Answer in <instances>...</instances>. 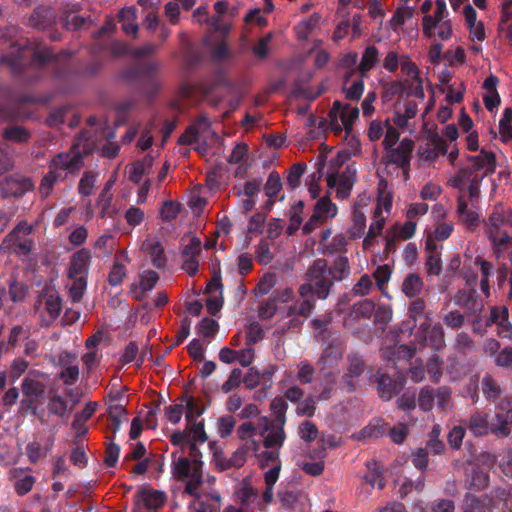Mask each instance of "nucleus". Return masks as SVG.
<instances>
[{
	"label": "nucleus",
	"instance_id": "dca6fc26",
	"mask_svg": "<svg viewBox=\"0 0 512 512\" xmlns=\"http://www.w3.org/2000/svg\"><path fill=\"white\" fill-rule=\"evenodd\" d=\"M417 337L427 341L434 349H442L445 346V333L441 323L431 324V316L427 315L426 320L419 325Z\"/></svg>",
	"mask_w": 512,
	"mask_h": 512
},
{
	"label": "nucleus",
	"instance_id": "37998d69",
	"mask_svg": "<svg viewBox=\"0 0 512 512\" xmlns=\"http://www.w3.org/2000/svg\"><path fill=\"white\" fill-rule=\"evenodd\" d=\"M321 17L318 13H313L309 18L302 20L295 28L297 37L299 39H306L308 35L318 25Z\"/></svg>",
	"mask_w": 512,
	"mask_h": 512
},
{
	"label": "nucleus",
	"instance_id": "bb28decb",
	"mask_svg": "<svg viewBox=\"0 0 512 512\" xmlns=\"http://www.w3.org/2000/svg\"><path fill=\"white\" fill-rule=\"evenodd\" d=\"M367 198L362 197L353 206L352 210V225L348 232L351 238H360L366 228V216L363 207L366 205Z\"/></svg>",
	"mask_w": 512,
	"mask_h": 512
},
{
	"label": "nucleus",
	"instance_id": "412c9836",
	"mask_svg": "<svg viewBox=\"0 0 512 512\" xmlns=\"http://www.w3.org/2000/svg\"><path fill=\"white\" fill-rule=\"evenodd\" d=\"M32 188L30 179L20 175L7 177L0 183V190L4 197H20Z\"/></svg>",
	"mask_w": 512,
	"mask_h": 512
},
{
	"label": "nucleus",
	"instance_id": "8fccbe9b",
	"mask_svg": "<svg viewBox=\"0 0 512 512\" xmlns=\"http://www.w3.org/2000/svg\"><path fill=\"white\" fill-rule=\"evenodd\" d=\"M429 145H431V148H427L424 152L426 159L434 160L438 155L447 153V144L438 135L431 138Z\"/></svg>",
	"mask_w": 512,
	"mask_h": 512
},
{
	"label": "nucleus",
	"instance_id": "9b49d317",
	"mask_svg": "<svg viewBox=\"0 0 512 512\" xmlns=\"http://www.w3.org/2000/svg\"><path fill=\"white\" fill-rule=\"evenodd\" d=\"M451 394V389L447 386L437 389L423 387L418 394V405L425 412L432 410L434 404L438 408L446 410L451 404Z\"/></svg>",
	"mask_w": 512,
	"mask_h": 512
},
{
	"label": "nucleus",
	"instance_id": "cd10ccee",
	"mask_svg": "<svg viewBox=\"0 0 512 512\" xmlns=\"http://www.w3.org/2000/svg\"><path fill=\"white\" fill-rule=\"evenodd\" d=\"M71 409L68 407V402L57 394L50 395L47 402V415L56 416L62 422L67 421Z\"/></svg>",
	"mask_w": 512,
	"mask_h": 512
},
{
	"label": "nucleus",
	"instance_id": "c03bdc74",
	"mask_svg": "<svg viewBox=\"0 0 512 512\" xmlns=\"http://www.w3.org/2000/svg\"><path fill=\"white\" fill-rule=\"evenodd\" d=\"M237 434L240 439H251L255 444L257 443V437L259 438V440L263 441V436L260 434L259 431V421L257 422V425H254L251 422L241 424L237 429Z\"/></svg>",
	"mask_w": 512,
	"mask_h": 512
},
{
	"label": "nucleus",
	"instance_id": "7ed1b4c3",
	"mask_svg": "<svg viewBox=\"0 0 512 512\" xmlns=\"http://www.w3.org/2000/svg\"><path fill=\"white\" fill-rule=\"evenodd\" d=\"M188 456L179 455L178 451L172 454V473L178 480L188 479L185 486V493L196 499L200 498L199 488L203 483L202 479V461L200 450H189Z\"/></svg>",
	"mask_w": 512,
	"mask_h": 512
},
{
	"label": "nucleus",
	"instance_id": "c85d7f7f",
	"mask_svg": "<svg viewBox=\"0 0 512 512\" xmlns=\"http://www.w3.org/2000/svg\"><path fill=\"white\" fill-rule=\"evenodd\" d=\"M407 86H409L410 90H411V92L408 93L407 95L411 94V95L415 96L416 98L423 100L424 90H423L421 78L411 80L410 83H408V81H405V82L393 81L389 85L387 91L391 94H402Z\"/></svg>",
	"mask_w": 512,
	"mask_h": 512
},
{
	"label": "nucleus",
	"instance_id": "473e14b6",
	"mask_svg": "<svg viewBox=\"0 0 512 512\" xmlns=\"http://www.w3.org/2000/svg\"><path fill=\"white\" fill-rule=\"evenodd\" d=\"M143 250L149 253L151 261L157 268H162L166 264V256L164 248L160 242L156 240H146L142 246Z\"/></svg>",
	"mask_w": 512,
	"mask_h": 512
},
{
	"label": "nucleus",
	"instance_id": "0e129e2a",
	"mask_svg": "<svg viewBox=\"0 0 512 512\" xmlns=\"http://www.w3.org/2000/svg\"><path fill=\"white\" fill-rule=\"evenodd\" d=\"M454 230L452 222L438 221L433 231V238L437 241H444L450 237Z\"/></svg>",
	"mask_w": 512,
	"mask_h": 512
},
{
	"label": "nucleus",
	"instance_id": "13d9d810",
	"mask_svg": "<svg viewBox=\"0 0 512 512\" xmlns=\"http://www.w3.org/2000/svg\"><path fill=\"white\" fill-rule=\"evenodd\" d=\"M186 430L189 432V434L191 435L192 439L195 442H199L200 444H202L207 440L203 420H200L198 422L186 423Z\"/></svg>",
	"mask_w": 512,
	"mask_h": 512
},
{
	"label": "nucleus",
	"instance_id": "79ce46f5",
	"mask_svg": "<svg viewBox=\"0 0 512 512\" xmlns=\"http://www.w3.org/2000/svg\"><path fill=\"white\" fill-rule=\"evenodd\" d=\"M25 53V47L13 46L10 54L2 57V62L8 64L16 72L21 68L22 62L26 58Z\"/></svg>",
	"mask_w": 512,
	"mask_h": 512
},
{
	"label": "nucleus",
	"instance_id": "1a4fd4ad",
	"mask_svg": "<svg viewBox=\"0 0 512 512\" xmlns=\"http://www.w3.org/2000/svg\"><path fill=\"white\" fill-rule=\"evenodd\" d=\"M328 116L331 130L335 134L345 131L347 136L359 117V109L351 105H341L340 102L335 101Z\"/></svg>",
	"mask_w": 512,
	"mask_h": 512
},
{
	"label": "nucleus",
	"instance_id": "5701e85b",
	"mask_svg": "<svg viewBox=\"0 0 512 512\" xmlns=\"http://www.w3.org/2000/svg\"><path fill=\"white\" fill-rule=\"evenodd\" d=\"M326 450H313V453L303 455L297 459V466L301 468L306 474L311 476H318L324 470V461L326 457Z\"/></svg>",
	"mask_w": 512,
	"mask_h": 512
},
{
	"label": "nucleus",
	"instance_id": "ea45409f",
	"mask_svg": "<svg viewBox=\"0 0 512 512\" xmlns=\"http://www.w3.org/2000/svg\"><path fill=\"white\" fill-rule=\"evenodd\" d=\"M181 401L186 409V423L198 422V418L205 412V407H200L193 397H183Z\"/></svg>",
	"mask_w": 512,
	"mask_h": 512
},
{
	"label": "nucleus",
	"instance_id": "aec40b11",
	"mask_svg": "<svg viewBox=\"0 0 512 512\" xmlns=\"http://www.w3.org/2000/svg\"><path fill=\"white\" fill-rule=\"evenodd\" d=\"M483 174L470 175L467 169H461L459 173L449 179L448 184L456 189H464L468 186V192L471 199L478 197L479 184L483 180Z\"/></svg>",
	"mask_w": 512,
	"mask_h": 512
},
{
	"label": "nucleus",
	"instance_id": "bf43d9fd",
	"mask_svg": "<svg viewBox=\"0 0 512 512\" xmlns=\"http://www.w3.org/2000/svg\"><path fill=\"white\" fill-rule=\"evenodd\" d=\"M297 368L296 379L302 384L311 383L315 373L314 367L308 361H301Z\"/></svg>",
	"mask_w": 512,
	"mask_h": 512
},
{
	"label": "nucleus",
	"instance_id": "58836bf2",
	"mask_svg": "<svg viewBox=\"0 0 512 512\" xmlns=\"http://www.w3.org/2000/svg\"><path fill=\"white\" fill-rule=\"evenodd\" d=\"M422 288L423 281L416 273L408 274L402 283L403 293L410 298L418 296L421 293Z\"/></svg>",
	"mask_w": 512,
	"mask_h": 512
},
{
	"label": "nucleus",
	"instance_id": "f8f14e48",
	"mask_svg": "<svg viewBox=\"0 0 512 512\" xmlns=\"http://www.w3.org/2000/svg\"><path fill=\"white\" fill-rule=\"evenodd\" d=\"M31 227L27 224H19L1 244L4 252H14L18 255H26L30 252L32 241L29 238Z\"/></svg>",
	"mask_w": 512,
	"mask_h": 512
},
{
	"label": "nucleus",
	"instance_id": "4c0bfd02",
	"mask_svg": "<svg viewBox=\"0 0 512 512\" xmlns=\"http://www.w3.org/2000/svg\"><path fill=\"white\" fill-rule=\"evenodd\" d=\"M342 344L337 340L333 341L322 353L319 361L324 366H332L337 363L343 354Z\"/></svg>",
	"mask_w": 512,
	"mask_h": 512
},
{
	"label": "nucleus",
	"instance_id": "69168bd1",
	"mask_svg": "<svg viewBox=\"0 0 512 512\" xmlns=\"http://www.w3.org/2000/svg\"><path fill=\"white\" fill-rule=\"evenodd\" d=\"M4 138L14 142H25L29 138V133L24 128L12 126L4 130Z\"/></svg>",
	"mask_w": 512,
	"mask_h": 512
},
{
	"label": "nucleus",
	"instance_id": "5fc2aeb1",
	"mask_svg": "<svg viewBox=\"0 0 512 512\" xmlns=\"http://www.w3.org/2000/svg\"><path fill=\"white\" fill-rule=\"evenodd\" d=\"M145 217V212L136 206L129 207L124 213V219L126 220V223L132 228L142 224L145 220Z\"/></svg>",
	"mask_w": 512,
	"mask_h": 512
},
{
	"label": "nucleus",
	"instance_id": "a878e982",
	"mask_svg": "<svg viewBox=\"0 0 512 512\" xmlns=\"http://www.w3.org/2000/svg\"><path fill=\"white\" fill-rule=\"evenodd\" d=\"M166 495L164 492L141 489L134 496L135 505L138 507L143 503L144 507L149 510H157L165 503Z\"/></svg>",
	"mask_w": 512,
	"mask_h": 512
},
{
	"label": "nucleus",
	"instance_id": "c756f323",
	"mask_svg": "<svg viewBox=\"0 0 512 512\" xmlns=\"http://www.w3.org/2000/svg\"><path fill=\"white\" fill-rule=\"evenodd\" d=\"M22 473H23L22 468H14V469L10 470L11 477L15 479L14 490H15L16 494L19 496H24L27 493H29L32 490V488L36 482V479L34 476L25 475V476L21 477Z\"/></svg>",
	"mask_w": 512,
	"mask_h": 512
},
{
	"label": "nucleus",
	"instance_id": "4d7b16f0",
	"mask_svg": "<svg viewBox=\"0 0 512 512\" xmlns=\"http://www.w3.org/2000/svg\"><path fill=\"white\" fill-rule=\"evenodd\" d=\"M79 367L77 365H64L59 374L60 379L67 386L74 385L79 379Z\"/></svg>",
	"mask_w": 512,
	"mask_h": 512
},
{
	"label": "nucleus",
	"instance_id": "20e7f679",
	"mask_svg": "<svg viewBox=\"0 0 512 512\" xmlns=\"http://www.w3.org/2000/svg\"><path fill=\"white\" fill-rule=\"evenodd\" d=\"M485 234L491 242L496 258H500L512 244V221L503 207L496 206L485 222Z\"/></svg>",
	"mask_w": 512,
	"mask_h": 512
},
{
	"label": "nucleus",
	"instance_id": "2eb2a0df",
	"mask_svg": "<svg viewBox=\"0 0 512 512\" xmlns=\"http://www.w3.org/2000/svg\"><path fill=\"white\" fill-rule=\"evenodd\" d=\"M417 112L418 102L415 100L406 101L403 107L395 109L393 116L394 125L402 132L414 133Z\"/></svg>",
	"mask_w": 512,
	"mask_h": 512
},
{
	"label": "nucleus",
	"instance_id": "b1692460",
	"mask_svg": "<svg viewBox=\"0 0 512 512\" xmlns=\"http://www.w3.org/2000/svg\"><path fill=\"white\" fill-rule=\"evenodd\" d=\"M474 266L478 268L477 283L479 282L480 290L486 298L491 295L490 278L493 276L495 267L490 261L477 256L474 259Z\"/></svg>",
	"mask_w": 512,
	"mask_h": 512
},
{
	"label": "nucleus",
	"instance_id": "a19ab883",
	"mask_svg": "<svg viewBox=\"0 0 512 512\" xmlns=\"http://www.w3.org/2000/svg\"><path fill=\"white\" fill-rule=\"evenodd\" d=\"M482 393L489 400H495L501 394V387L497 379L486 374L481 381Z\"/></svg>",
	"mask_w": 512,
	"mask_h": 512
},
{
	"label": "nucleus",
	"instance_id": "4be33fe9",
	"mask_svg": "<svg viewBox=\"0 0 512 512\" xmlns=\"http://www.w3.org/2000/svg\"><path fill=\"white\" fill-rule=\"evenodd\" d=\"M495 168V158L492 153L481 151L478 155L468 159V164L464 169L470 172V175L483 174V177L492 173Z\"/></svg>",
	"mask_w": 512,
	"mask_h": 512
},
{
	"label": "nucleus",
	"instance_id": "9d476101",
	"mask_svg": "<svg viewBox=\"0 0 512 512\" xmlns=\"http://www.w3.org/2000/svg\"><path fill=\"white\" fill-rule=\"evenodd\" d=\"M307 280L313 286L318 298L326 299L328 297L333 282L325 260L314 261L307 271Z\"/></svg>",
	"mask_w": 512,
	"mask_h": 512
},
{
	"label": "nucleus",
	"instance_id": "6e6d98bb",
	"mask_svg": "<svg viewBox=\"0 0 512 512\" xmlns=\"http://www.w3.org/2000/svg\"><path fill=\"white\" fill-rule=\"evenodd\" d=\"M509 318L508 308L505 306H494L490 309V316L486 320L485 326H491L493 324L497 325V327L503 323L506 319Z\"/></svg>",
	"mask_w": 512,
	"mask_h": 512
},
{
	"label": "nucleus",
	"instance_id": "f257e3e1",
	"mask_svg": "<svg viewBox=\"0 0 512 512\" xmlns=\"http://www.w3.org/2000/svg\"><path fill=\"white\" fill-rule=\"evenodd\" d=\"M90 151V144L81 136L69 152L59 153L55 156L51 161L49 173L41 181L39 188L41 195L48 196L57 180L64 179L68 174L78 171L83 164V154Z\"/></svg>",
	"mask_w": 512,
	"mask_h": 512
},
{
	"label": "nucleus",
	"instance_id": "f03ea898",
	"mask_svg": "<svg viewBox=\"0 0 512 512\" xmlns=\"http://www.w3.org/2000/svg\"><path fill=\"white\" fill-rule=\"evenodd\" d=\"M494 421L489 423L488 415L477 412L469 420V429L476 436L493 433L500 437L510 434L512 426V397L501 400L497 406Z\"/></svg>",
	"mask_w": 512,
	"mask_h": 512
},
{
	"label": "nucleus",
	"instance_id": "393cba45",
	"mask_svg": "<svg viewBox=\"0 0 512 512\" xmlns=\"http://www.w3.org/2000/svg\"><path fill=\"white\" fill-rule=\"evenodd\" d=\"M91 254L87 249H80L70 259L68 277H87L90 266Z\"/></svg>",
	"mask_w": 512,
	"mask_h": 512
},
{
	"label": "nucleus",
	"instance_id": "39448f33",
	"mask_svg": "<svg viewBox=\"0 0 512 512\" xmlns=\"http://www.w3.org/2000/svg\"><path fill=\"white\" fill-rule=\"evenodd\" d=\"M43 376L40 372H30L22 381L21 390L23 398L21 406L41 424L47 425L46 411L39 408L45 399L47 385L41 380Z\"/></svg>",
	"mask_w": 512,
	"mask_h": 512
},
{
	"label": "nucleus",
	"instance_id": "7c9ffc66",
	"mask_svg": "<svg viewBox=\"0 0 512 512\" xmlns=\"http://www.w3.org/2000/svg\"><path fill=\"white\" fill-rule=\"evenodd\" d=\"M387 426L385 422L378 418L371 421L365 426L357 435H354L360 440H364L363 444H366V440L378 439L385 435Z\"/></svg>",
	"mask_w": 512,
	"mask_h": 512
},
{
	"label": "nucleus",
	"instance_id": "6ab92c4d",
	"mask_svg": "<svg viewBox=\"0 0 512 512\" xmlns=\"http://www.w3.org/2000/svg\"><path fill=\"white\" fill-rule=\"evenodd\" d=\"M146 452L147 450H132L127 456L128 459L138 461L132 469L133 473L142 475L150 468H155L157 471H161L163 457L152 453L147 455Z\"/></svg>",
	"mask_w": 512,
	"mask_h": 512
},
{
	"label": "nucleus",
	"instance_id": "2f4dec72",
	"mask_svg": "<svg viewBox=\"0 0 512 512\" xmlns=\"http://www.w3.org/2000/svg\"><path fill=\"white\" fill-rule=\"evenodd\" d=\"M457 214L460 221L468 227H474L478 223L479 215L472 207H469L464 195L458 197Z\"/></svg>",
	"mask_w": 512,
	"mask_h": 512
},
{
	"label": "nucleus",
	"instance_id": "de8ad7c7",
	"mask_svg": "<svg viewBox=\"0 0 512 512\" xmlns=\"http://www.w3.org/2000/svg\"><path fill=\"white\" fill-rule=\"evenodd\" d=\"M328 273L332 280H343L350 273V265L347 257H340L333 265L331 269H328Z\"/></svg>",
	"mask_w": 512,
	"mask_h": 512
},
{
	"label": "nucleus",
	"instance_id": "a18cd8bd",
	"mask_svg": "<svg viewBox=\"0 0 512 512\" xmlns=\"http://www.w3.org/2000/svg\"><path fill=\"white\" fill-rule=\"evenodd\" d=\"M235 494L237 501L243 506H249L258 496L257 490L254 489L246 480L243 481L241 487Z\"/></svg>",
	"mask_w": 512,
	"mask_h": 512
},
{
	"label": "nucleus",
	"instance_id": "72a5a7b5",
	"mask_svg": "<svg viewBox=\"0 0 512 512\" xmlns=\"http://www.w3.org/2000/svg\"><path fill=\"white\" fill-rule=\"evenodd\" d=\"M379 61L380 54L378 49L374 46H368L364 50L358 66L361 77H365L366 74L379 63Z\"/></svg>",
	"mask_w": 512,
	"mask_h": 512
},
{
	"label": "nucleus",
	"instance_id": "052dcab7",
	"mask_svg": "<svg viewBox=\"0 0 512 512\" xmlns=\"http://www.w3.org/2000/svg\"><path fill=\"white\" fill-rule=\"evenodd\" d=\"M463 512H486V507L480 498L467 494L463 502Z\"/></svg>",
	"mask_w": 512,
	"mask_h": 512
},
{
	"label": "nucleus",
	"instance_id": "423d86ee",
	"mask_svg": "<svg viewBox=\"0 0 512 512\" xmlns=\"http://www.w3.org/2000/svg\"><path fill=\"white\" fill-rule=\"evenodd\" d=\"M270 409L276 419L271 421L267 417L259 419V431L263 436V444L265 448H280L285 439L283 426L286 421V411L288 405L284 398L277 397L272 400Z\"/></svg>",
	"mask_w": 512,
	"mask_h": 512
},
{
	"label": "nucleus",
	"instance_id": "c9c22d12",
	"mask_svg": "<svg viewBox=\"0 0 512 512\" xmlns=\"http://www.w3.org/2000/svg\"><path fill=\"white\" fill-rule=\"evenodd\" d=\"M378 202L375 209L376 214L382 213L383 210L387 214L390 213V210L392 208V194L388 190V182L385 179H381L378 183Z\"/></svg>",
	"mask_w": 512,
	"mask_h": 512
},
{
	"label": "nucleus",
	"instance_id": "6e6552de",
	"mask_svg": "<svg viewBox=\"0 0 512 512\" xmlns=\"http://www.w3.org/2000/svg\"><path fill=\"white\" fill-rule=\"evenodd\" d=\"M463 275L466 285L469 286L470 289L459 290L453 297L454 304L463 308L467 316H480L483 310V303L474 289L477 285V276L471 269H465Z\"/></svg>",
	"mask_w": 512,
	"mask_h": 512
},
{
	"label": "nucleus",
	"instance_id": "338daca9",
	"mask_svg": "<svg viewBox=\"0 0 512 512\" xmlns=\"http://www.w3.org/2000/svg\"><path fill=\"white\" fill-rule=\"evenodd\" d=\"M402 61V54L396 50H389L383 60V68L388 72H395Z\"/></svg>",
	"mask_w": 512,
	"mask_h": 512
},
{
	"label": "nucleus",
	"instance_id": "ddd939ff",
	"mask_svg": "<svg viewBox=\"0 0 512 512\" xmlns=\"http://www.w3.org/2000/svg\"><path fill=\"white\" fill-rule=\"evenodd\" d=\"M35 310L39 314L44 325L52 323L62 310V301L57 292L47 290L42 293L36 304Z\"/></svg>",
	"mask_w": 512,
	"mask_h": 512
},
{
	"label": "nucleus",
	"instance_id": "e433bc0d",
	"mask_svg": "<svg viewBox=\"0 0 512 512\" xmlns=\"http://www.w3.org/2000/svg\"><path fill=\"white\" fill-rule=\"evenodd\" d=\"M120 22L122 23V30L126 34L136 35L138 31V24L136 22V9L135 7H126L120 11Z\"/></svg>",
	"mask_w": 512,
	"mask_h": 512
},
{
	"label": "nucleus",
	"instance_id": "49530a36",
	"mask_svg": "<svg viewBox=\"0 0 512 512\" xmlns=\"http://www.w3.org/2000/svg\"><path fill=\"white\" fill-rule=\"evenodd\" d=\"M314 211L326 220L335 217L338 210L337 206L328 197H322L316 202Z\"/></svg>",
	"mask_w": 512,
	"mask_h": 512
},
{
	"label": "nucleus",
	"instance_id": "09e8293b",
	"mask_svg": "<svg viewBox=\"0 0 512 512\" xmlns=\"http://www.w3.org/2000/svg\"><path fill=\"white\" fill-rule=\"evenodd\" d=\"M69 278V294L74 302L80 301L86 289V278L82 276L68 277Z\"/></svg>",
	"mask_w": 512,
	"mask_h": 512
},
{
	"label": "nucleus",
	"instance_id": "e2e57ef3",
	"mask_svg": "<svg viewBox=\"0 0 512 512\" xmlns=\"http://www.w3.org/2000/svg\"><path fill=\"white\" fill-rule=\"evenodd\" d=\"M97 175L92 172H85L81 178L78 186V191L83 196H89L92 194Z\"/></svg>",
	"mask_w": 512,
	"mask_h": 512
},
{
	"label": "nucleus",
	"instance_id": "774afa93",
	"mask_svg": "<svg viewBox=\"0 0 512 512\" xmlns=\"http://www.w3.org/2000/svg\"><path fill=\"white\" fill-rule=\"evenodd\" d=\"M499 31L512 44V12L502 13Z\"/></svg>",
	"mask_w": 512,
	"mask_h": 512
},
{
	"label": "nucleus",
	"instance_id": "f3484780",
	"mask_svg": "<svg viewBox=\"0 0 512 512\" xmlns=\"http://www.w3.org/2000/svg\"><path fill=\"white\" fill-rule=\"evenodd\" d=\"M327 185L336 189V196L345 199L350 195L355 183V170L346 168L345 171L330 173L327 178Z\"/></svg>",
	"mask_w": 512,
	"mask_h": 512
},
{
	"label": "nucleus",
	"instance_id": "f704fd0d",
	"mask_svg": "<svg viewBox=\"0 0 512 512\" xmlns=\"http://www.w3.org/2000/svg\"><path fill=\"white\" fill-rule=\"evenodd\" d=\"M153 162L152 156H145L141 161L136 162L129 170V179L134 183H139L143 176L150 173Z\"/></svg>",
	"mask_w": 512,
	"mask_h": 512
},
{
	"label": "nucleus",
	"instance_id": "864d4df0",
	"mask_svg": "<svg viewBox=\"0 0 512 512\" xmlns=\"http://www.w3.org/2000/svg\"><path fill=\"white\" fill-rule=\"evenodd\" d=\"M443 90L446 92V100L449 103H459L463 98L465 88L461 81H454L444 87Z\"/></svg>",
	"mask_w": 512,
	"mask_h": 512
},
{
	"label": "nucleus",
	"instance_id": "603ef678",
	"mask_svg": "<svg viewBox=\"0 0 512 512\" xmlns=\"http://www.w3.org/2000/svg\"><path fill=\"white\" fill-rule=\"evenodd\" d=\"M414 13L415 9L411 6L402 5L398 7L391 19V24L394 29L403 25L407 20L411 19L414 16Z\"/></svg>",
	"mask_w": 512,
	"mask_h": 512
},
{
	"label": "nucleus",
	"instance_id": "0eeeda50",
	"mask_svg": "<svg viewBox=\"0 0 512 512\" xmlns=\"http://www.w3.org/2000/svg\"><path fill=\"white\" fill-rule=\"evenodd\" d=\"M436 11L434 15L423 17L422 28L425 36L432 38L437 36L442 40L450 38L452 34V25L447 19L448 11L445 0H436Z\"/></svg>",
	"mask_w": 512,
	"mask_h": 512
},
{
	"label": "nucleus",
	"instance_id": "4468645a",
	"mask_svg": "<svg viewBox=\"0 0 512 512\" xmlns=\"http://www.w3.org/2000/svg\"><path fill=\"white\" fill-rule=\"evenodd\" d=\"M413 148L414 142L410 139L404 138L398 147L388 149L387 163L396 165L402 169L404 181L409 179V166Z\"/></svg>",
	"mask_w": 512,
	"mask_h": 512
},
{
	"label": "nucleus",
	"instance_id": "3c124183",
	"mask_svg": "<svg viewBox=\"0 0 512 512\" xmlns=\"http://www.w3.org/2000/svg\"><path fill=\"white\" fill-rule=\"evenodd\" d=\"M499 132L503 141L512 140V109L506 108L499 122Z\"/></svg>",
	"mask_w": 512,
	"mask_h": 512
},
{
	"label": "nucleus",
	"instance_id": "a211bd4d",
	"mask_svg": "<svg viewBox=\"0 0 512 512\" xmlns=\"http://www.w3.org/2000/svg\"><path fill=\"white\" fill-rule=\"evenodd\" d=\"M213 460L219 471L242 467L246 460V450H214Z\"/></svg>",
	"mask_w": 512,
	"mask_h": 512
},
{
	"label": "nucleus",
	"instance_id": "680f3d73",
	"mask_svg": "<svg viewBox=\"0 0 512 512\" xmlns=\"http://www.w3.org/2000/svg\"><path fill=\"white\" fill-rule=\"evenodd\" d=\"M442 319L447 327L460 329L465 323V314L458 310H452L446 313Z\"/></svg>",
	"mask_w": 512,
	"mask_h": 512
}]
</instances>
